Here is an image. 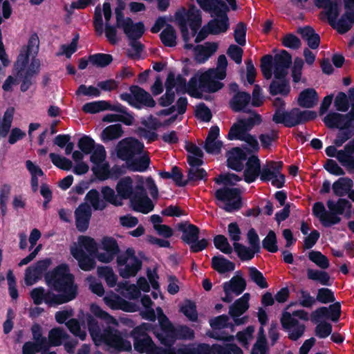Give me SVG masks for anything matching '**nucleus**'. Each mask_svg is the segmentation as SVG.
I'll list each match as a JSON object with an SVG mask.
<instances>
[{
	"instance_id": "nucleus-1",
	"label": "nucleus",
	"mask_w": 354,
	"mask_h": 354,
	"mask_svg": "<svg viewBox=\"0 0 354 354\" xmlns=\"http://www.w3.org/2000/svg\"><path fill=\"white\" fill-rule=\"evenodd\" d=\"M44 279L47 286L58 294L49 290L46 291L43 287L35 288L30 295L35 305L44 302L49 307H55L71 301L77 296L78 286L68 264L58 265L46 272Z\"/></svg>"
},
{
	"instance_id": "nucleus-2",
	"label": "nucleus",
	"mask_w": 354,
	"mask_h": 354,
	"mask_svg": "<svg viewBox=\"0 0 354 354\" xmlns=\"http://www.w3.org/2000/svg\"><path fill=\"white\" fill-rule=\"evenodd\" d=\"M176 18L181 32L183 40L185 42L184 48L186 50L194 49V58L197 63L203 64L209 58L208 54L203 51V45H197L194 46L192 44L188 43L190 37L188 30L187 24L192 30V35L194 36L202 24V17L200 10L194 5L189 6L188 10L185 13L176 12Z\"/></svg>"
},
{
	"instance_id": "nucleus-3",
	"label": "nucleus",
	"mask_w": 354,
	"mask_h": 354,
	"mask_svg": "<svg viewBox=\"0 0 354 354\" xmlns=\"http://www.w3.org/2000/svg\"><path fill=\"white\" fill-rule=\"evenodd\" d=\"M133 182L130 176L121 178L117 183L115 190L121 201L129 199L130 206L137 212L148 214L154 208L152 201L148 197L141 180L133 187Z\"/></svg>"
},
{
	"instance_id": "nucleus-4",
	"label": "nucleus",
	"mask_w": 354,
	"mask_h": 354,
	"mask_svg": "<svg viewBox=\"0 0 354 354\" xmlns=\"http://www.w3.org/2000/svg\"><path fill=\"white\" fill-rule=\"evenodd\" d=\"M241 180V177L234 173L221 174L214 180L216 184L224 185L215 192L214 196L218 201L225 203L223 209L226 212L238 211L242 207L241 189L229 187Z\"/></svg>"
},
{
	"instance_id": "nucleus-5",
	"label": "nucleus",
	"mask_w": 354,
	"mask_h": 354,
	"mask_svg": "<svg viewBox=\"0 0 354 354\" xmlns=\"http://www.w3.org/2000/svg\"><path fill=\"white\" fill-rule=\"evenodd\" d=\"M274 112L272 120L277 124H283L285 127L292 128L299 124H304L315 120L317 112L310 110L301 111L299 108H292L290 111L286 109L285 101L279 97L273 100Z\"/></svg>"
},
{
	"instance_id": "nucleus-6",
	"label": "nucleus",
	"mask_w": 354,
	"mask_h": 354,
	"mask_svg": "<svg viewBox=\"0 0 354 354\" xmlns=\"http://www.w3.org/2000/svg\"><path fill=\"white\" fill-rule=\"evenodd\" d=\"M176 229L182 232L180 239L184 243L189 246V250L192 253H198L203 251L209 244L208 239L205 238L199 239V227L188 221L178 223Z\"/></svg>"
},
{
	"instance_id": "nucleus-7",
	"label": "nucleus",
	"mask_w": 354,
	"mask_h": 354,
	"mask_svg": "<svg viewBox=\"0 0 354 354\" xmlns=\"http://www.w3.org/2000/svg\"><path fill=\"white\" fill-rule=\"evenodd\" d=\"M159 325H153L152 333L158 339L160 343L164 345L165 349H175L173 346L175 344L176 327L169 321V318L163 313L162 310L158 307Z\"/></svg>"
},
{
	"instance_id": "nucleus-8",
	"label": "nucleus",
	"mask_w": 354,
	"mask_h": 354,
	"mask_svg": "<svg viewBox=\"0 0 354 354\" xmlns=\"http://www.w3.org/2000/svg\"><path fill=\"white\" fill-rule=\"evenodd\" d=\"M101 193L103 199L100 197L99 192L95 189L89 190L85 196V201L90 203L95 210H104L109 203L115 207L122 206V201L120 200L118 194L109 186H104L101 189Z\"/></svg>"
},
{
	"instance_id": "nucleus-9",
	"label": "nucleus",
	"mask_w": 354,
	"mask_h": 354,
	"mask_svg": "<svg viewBox=\"0 0 354 354\" xmlns=\"http://www.w3.org/2000/svg\"><path fill=\"white\" fill-rule=\"evenodd\" d=\"M127 337L126 332H121L108 326L103 329L102 337L100 342L106 344L111 353L117 354L122 351H131V342L124 338Z\"/></svg>"
},
{
	"instance_id": "nucleus-10",
	"label": "nucleus",
	"mask_w": 354,
	"mask_h": 354,
	"mask_svg": "<svg viewBox=\"0 0 354 354\" xmlns=\"http://www.w3.org/2000/svg\"><path fill=\"white\" fill-rule=\"evenodd\" d=\"M118 272L123 279L135 277L141 270L142 262L136 255L133 248H128L123 253L117 256Z\"/></svg>"
},
{
	"instance_id": "nucleus-11",
	"label": "nucleus",
	"mask_w": 354,
	"mask_h": 354,
	"mask_svg": "<svg viewBox=\"0 0 354 354\" xmlns=\"http://www.w3.org/2000/svg\"><path fill=\"white\" fill-rule=\"evenodd\" d=\"M130 93H122L120 94V99L127 102L129 105L136 109H142L143 107L153 108L156 102L149 93L143 88L131 85L129 86Z\"/></svg>"
},
{
	"instance_id": "nucleus-12",
	"label": "nucleus",
	"mask_w": 354,
	"mask_h": 354,
	"mask_svg": "<svg viewBox=\"0 0 354 354\" xmlns=\"http://www.w3.org/2000/svg\"><path fill=\"white\" fill-rule=\"evenodd\" d=\"M247 239L250 248L240 243H233L234 252L242 261L252 259L255 254L261 252L260 239L255 229L252 227L248 230Z\"/></svg>"
},
{
	"instance_id": "nucleus-13",
	"label": "nucleus",
	"mask_w": 354,
	"mask_h": 354,
	"mask_svg": "<svg viewBox=\"0 0 354 354\" xmlns=\"http://www.w3.org/2000/svg\"><path fill=\"white\" fill-rule=\"evenodd\" d=\"M339 7H335L329 10V15L326 17L329 25L339 34L344 35L349 31L354 24V10L346 12L340 17L339 20L337 18L339 15Z\"/></svg>"
},
{
	"instance_id": "nucleus-14",
	"label": "nucleus",
	"mask_w": 354,
	"mask_h": 354,
	"mask_svg": "<svg viewBox=\"0 0 354 354\" xmlns=\"http://www.w3.org/2000/svg\"><path fill=\"white\" fill-rule=\"evenodd\" d=\"M144 149V144L136 138L125 139L120 141L117 147L118 157L128 162L137 154H140Z\"/></svg>"
},
{
	"instance_id": "nucleus-15",
	"label": "nucleus",
	"mask_w": 354,
	"mask_h": 354,
	"mask_svg": "<svg viewBox=\"0 0 354 354\" xmlns=\"http://www.w3.org/2000/svg\"><path fill=\"white\" fill-rule=\"evenodd\" d=\"M227 11H229V8L226 3L225 6H221L213 11L217 19H212L207 23V28H210V35H218L225 32L228 30L230 23L227 15Z\"/></svg>"
},
{
	"instance_id": "nucleus-16",
	"label": "nucleus",
	"mask_w": 354,
	"mask_h": 354,
	"mask_svg": "<svg viewBox=\"0 0 354 354\" xmlns=\"http://www.w3.org/2000/svg\"><path fill=\"white\" fill-rule=\"evenodd\" d=\"M135 351L140 353L146 354H176L174 349H165L157 346L150 336L133 340Z\"/></svg>"
},
{
	"instance_id": "nucleus-17",
	"label": "nucleus",
	"mask_w": 354,
	"mask_h": 354,
	"mask_svg": "<svg viewBox=\"0 0 354 354\" xmlns=\"http://www.w3.org/2000/svg\"><path fill=\"white\" fill-rule=\"evenodd\" d=\"M292 64V56L286 50H282L280 53L274 57V77L281 79L287 77L288 69Z\"/></svg>"
},
{
	"instance_id": "nucleus-18",
	"label": "nucleus",
	"mask_w": 354,
	"mask_h": 354,
	"mask_svg": "<svg viewBox=\"0 0 354 354\" xmlns=\"http://www.w3.org/2000/svg\"><path fill=\"white\" fill-rule=\"evenodd\" d=\"M102 248L105 252L97 253V258L99 261L102 263L111 262L120 252L117 241L113 237H104L102 240Z\"/></svg>"
},
{
	"instance_id": "nucleus-19",
	"label": "nucleus",
	"mask_w": 354,
	"mask_h": 354,
	"mask_svg": "<svg viewBox=\"0 0 354 354\" xmlns=\"http://www.w3.org/2000/svg\"><path fill=\"white\" fill-rule=\"evenodd\" d=\"M104 303L113 310H122L125 312L133 313L136 310L134 304L127 301L113 291L107 292L104 297Z\"/></svg>"
},
{
	"instance_id": "nucleus-20",
	"label": "nucleus",
	"mask_w": 354,
	"mask_h": 354,
	"mask_svg": "<svg viewBox=\"0 0 354 354\" xmlns=\"http://www.w3.org/2000/svg\"><path fill=\"white\" fill-rule=\"evenodd\" d=\"M323 121L328 128H337L340 131L350 129L353 122L348 115L335 112L327 114Z\"/></svg>"
},
{
	"instance_id": "nucleus-21",
	"label": "nucleus",
	"mask_w": 354,
	"mask_h": 354,
	"mask_svg": "<svg viewBox=\"0 0 354 354\" xmlns=\"http://www.w3.org/2000/svg\"><path fill=\"white\" fill-rule=\"evenodd\" d=\"M52 263L50 258L37 261L32 266L26 268L25 273V281L27 285H32L36 279L47 270Z\"/></svg>"
},
{
	"instance_id": "nucleus-22",
	"label": "nucleus",
	"mask_w": 354,
	"mask_h": 354,
	"mask_svg": "<svg viewBox=\"0 0 354 354\" xmlns=\"http://www.w3.org/2000/svg\"><path fill=\"white\" fill-rule=\"evenodd\" d=\"M212 73L209 70L200 74L198 77V88L201 91L212 93L221 90L224 84L220 81L215 80Z\"/></svg>"
},
{
	"instance_id": "nucleus-23",
	"label": "nucleus",
	"mask_w": 354,
	"mask_h": 354,
	"mask_svg": "<svg viewBox=\"0 0 354 354\" xmlns=\"http://www.w3.org/2000/svg\"><path fill=\"white\" fill-rule=\"evenodd\" d=\"M91 214V207L86 203H82L75 209V225L78 231L84 232L88 228Z\"/></svg>"
},
{
	"instance_id": "nucleus-24",
	"label": "nucleus",
	"mask_w": 354,
	"mask_h": 354,
	"mask_svg": "<svg viewBox=\"0 0 354 354\" xmlns=\"http://www.w3.org/2000/svg\"><path fill=\"white\" fill-rule=\"evenodd\" d=\"M227 166L236 171L243 169V162L248 158L246 153L239 147H234L227 152Z\"/></svg>"
},
{
	"instance_id": "nucleus-25",
	"label": "nucleus",
	"mask_w": 354,
	"mask_h": 354,
	"mask_svg": "<svg viewBox=\"0 0 354 354\" xmlns=\"http://www.w3.org/2000/svg\"><path fill=\"white\" fill-rule=\"evenodd\" d=\"M251 101V95L245 91H237L229 102L230 108L234 113L243 112L245 113Z\"/></svg>"
},
{
	"instance_id": "nucleus-26",
	"label": "nucleus",
	"mask_w": 354,
	"mask_h": 354,
	"mask_svg": "<svg viewBox=\"0 0 354 354\" xmlns=\"http://www.w3.org/2000/svg\"><path fill=\"white\" fill-rule=\"evenodd\" d=\"M243 172L244 180L250 184L254 182L261 174V162L258 156H251L248 158Z\"/></svg>"
},
{
	"instance_id": "nucleus-27",
	"label": "nucleus",
	"mask_w": 354,
	"mask_h": 354,
	"mask_svg": "<svg viewBox=\"0 0 354 354\" xmlns=\"http://www.w3.org/2000/svg\"><path fill=\"white\" fill-rule=\"evenodd\" d=\"M71 254L77 261L78 266L84 271H91L95 268L96 262L81 248H71Z\"/></svg>"
},
{
	"instance_id": "nucleus-28",
	"label": "nucleus",
	"mask_w": 354,
	"mask_h": 354,
	"mask_svg": "<svg viewBox=\"0 0 354 354\" xmlns=\"http://www.w3.org/2000/svg\"><path fill=\"white\" fill-rule=\"evenodd\" d=\"M268 91L272 96L281 95L283 97H286L290 92V86L287 77L281 79H274L271 81Z\"/></svg>"
},
{
	"instance_id": "nucleus-29",
	"label": "nucleus",
	"mask_w": 354,
	"mask_h": 354,
	"mask_svg": "<svg viewBox=\"0 0 354 354\" xmlns=\"http://www.w3.org/2000/svg\"><path fill=\"white\" fill-rule=\"evenodd\" d=\"M124 33L130 40H138L145 33V27L142 21L133 23L132 19H129V23L123 28Z\"/></svg>"
},
{
	"instance_id": "nucleus-30",
	"label": "nucleus",
	"mask_w": 354,
	"mask_h": 354,
	"mask_svg": "<svg viewBox=\"0 0 354 354\" xmlns=\"http://www.w3.org/2000/svg\"><path fill=\"white\" fill-rule=\"evenodd\" d=\"M297 101L301 107L313 108L318 101L317 93L313 88H306L299 93Z\"/></svg>"
},
{
	"instance_id": "nucleus-31",
	"label": "nucleus",
	"mask_w": 354,
	"mask_h": 354,
	"mask_svg": "<svg viewBox=\"0 0 354 354\" xmlns=\"http://www.w3.org/2000/svg\"><path fill=\"white\" fill-rule=\"evenodd\" d=\"M297 32L301 35L303 39L307 41V44L311 49H316L320 44V37L315 32L313 28L310 26H306L299 28Z\"/></svg>"
},
{
	"instance_id": "nucleus-32",
	"label": "nucleus",
	"mask_w": 354,
	"mask_h": 354,
	"mask_svg": "<svg viewBox=\"0 0 354 354\" xmlns=\"http://www.w3.org/2000/svg\"><path fill=\"white\" fill-rule=\"evenodd\" d=\"M250 294L245 293L236 299L230 306L229 314L231 317H240L249 308Z\"/></svg>"
},
{
	"instance_id": "nucleus-33",
	"label": "nucleus",
	"mask_w": 354,
	"mask_h": 354,
	"mask_svg": "<svg viewBox=\"0 0 354 354\" xmlns=\"http://www.w3.org/2000/svg\"><path fill=\"white\" fill-rule=\"evenodd\" d=\"M212 268L220 274L233 271L235 263L225 258L223 255L214 256L212 258Z\"/></svg>"
},
{
	"instance_id": "nucleus-34",
	"label": "nucleus",
	"mask_w": 354,
	"mask_h": 354,
	"mask_svg": "<svg viewBox=\"0 0 354 354\" xmlns=\"http://www.w3.org/2000/svg\"><path fill=\"white\" fill-rule=\"evenodd\" d=\"M68 337V335L64 329L59 327L52 328L48 333L46 350L48 352L50 347L60 346Z\"/></svg>"
},
{
	"instance_id": "nucleus-35",
	"label": "nucleus",
	"mask_w": 354,
	"mask_h": 354,
	"mask_svg": "<svg viewBox=\"0 0 354 354\" xmlns=\"http://www.w3.org/2000/svg\"><path fill=\"white\" fill-rule=\"evenodd\" d=\"M126 164L129 171L144 172L149 167L150 158L148 156H142L132 158Z\"/></svg>"
},
{
	"instance_id": "nucleus-36",
	"label": "nucleus",
	"mask_w": 354,
	"mask_h": 354,
	"mask_svg": "<svg viewBox=\"0 0 354 354\" xmlns=\"http://www.w3.org/2000/svg\"><path fill=\"white\" fill-rule=\"evenodd\" d=\"M223 286L236 295H239L245 290L247 283L242 276L236 275L230 281L225 282Z\"/></svg>"
},
{
	"instance_id": "nucleus-37",
	"label": "nucleus",
	"mask_w": 354,
	"mask_h": 354,
	"mask_svg": "<svg viewBox=\"0 0 354 354\" xmlns=\"http://www.w3.org/2000/svg\"><path fill=\"white\" fill-rule=\"evenodd\" d=\"M326 205L329 211L334 212L337 216L344 214L346 209H351L352 207L350 201L346 198H339L337 202L328 200Z\"/></svg>"
},
{
	"instance_id": "nucleus-38",
	"label": "nucleus",
	"mask_w": 354,
	"mask_h": 354,
	"mask_svg": "<svg viewBox=\"0 0 354 354\" xmlns=\"http://www.w3.org/2000/svg\"><path fill=\"white\" fill-rule=\"evenodd\" d=\"M353 185V180L349 178H339L334 182L332 188L335 195L342 197L344 196Z\"/></svg>"
},
{
	"instance_id": "nucleus-39",
	"label": "nucleus",
	"mask_w": 354,
	"mask_h": 354,
	"mask_svg": "<svg viewBox=\"0 0 354 354\" xmlns=\"http://www.w3.org/2000/svg\"><path fill=\"white\" fill-rule=\"evenodd\" d=\"M307 278L310 280L319 282L322 286H331L330 277L329 274L324 270L307 269Z\"/></svg>"
},
{
	"instance_id": "nucleus-40",
	"label": "nucleus",
	"mask_w": 354,
	"mask_h": 354,
	"mask_svg": "<svg viewBox=\"0 0 354 354\" xmlns=\"http://www.w3.org/2000/svg\"><path fill=\"white\" fill-rule=\"evenodd\" d=\"M86 324L89 333L94 342H100L103 335L100 324L97 318L91 315L86 316Z\"/></svg>"
},
{
	"instance_id": "nucleus-41",
	"label": "nucleus",
	"mask_w": 354,
	"mask_h": 354,
	"mask_svg": "<svg viewBox=\"0 0 354 354\" xmlns=\"http://www.w3.org/2000/svg\"><path fill=\"white\" fill-rule=\"evenodd\" d=\"M161 42L167 47H174L176 45V32L171 24H167L160 34Z\"/></svg>"
},
{
	"instance_id": "nucleus-42",
	"label": "nucleus",
	"mask_w": 354,
	"mask_h": 354,
	"mask_svg": "<svg viewBox=\"0 0 354 354\" xmlns=\"http://www.w3.org/2000/svg\"><path fill=\"white\" fill-rule=\"evenodd\" d=\"M180 312L191 322H196L198 319L196 303L190 299H186L180 306Z\"/></svg>"
},
{
	"instance_id": "nucleus-43",
	"label": "nucleus",
	"mask_w": 354,
	"mask_h": 354,
	"mask_svg": "<svg viewBox=\"0 0 354 354\" xmlns=\"http://www.w3.org/2000/svg\"><path fill=\"white\" fill-rule=\"evenodd\" d=\"M123 134L122 125L120 124H111L106 128L102 132L101 136L103 141H110L118 139Z\"/></svg>"
},
{
	"instance_id": "nucleus-44",
	"label": "nucleus",
	"mask_w": 354,
	"mask_h": 354,
	"mask_svg": "<svg viewBox=\"0 0 354 354\" xmlns=\"http://www.w3.org/2000/svg\"><path fill=\"white\" fill-rule=\"evenodd\" d=\"M248 133V131L245 129L244 125L241 123V120L238 118L237 122L230 127L227 138L230 140H241Z\"/></svg>"
},
{
	"instance_id": "nucleus-45",
	"label": "nucleus",
	"mask_w": 354,
	"mask_h": 354,
	"mask_svg": "<svg viewBox=\"0 0 354 354\" xmlns=\"http://www.w3.org/2000/svg\"><path fill=\"white\" fill-rule=\"evenodd\" d=\"M91 64L98 68H104L109 66L113 61V56L110 54L95 53L88 56Z\"/></svg>"
},
{
	"instance_id": "nucleus-46",
	"label": "nucleus",
	"mask_w": 354,
	"mask_h": 354,
	"mask_svg": "<svg viewBox=\"0 0 354 354\" xmlns=\"http://www.w3.org/2000/svg\"><path fill=\"white\" fill-rule=\"evenodd\" d=\"M79 246L74 248H81L85 250L90 255H96L97 252V245L94 239L87 236H80L78 239Z\"/></svg>"
},
{
	"instance_id": "nucleus-47",
	"label": "nucleus",
	"mask_w": 354,
	"mask_h": 354,
	"mask_svg": "<svg viewBox=\"0 0 354 354\" xmlns=\"http://www.w3.org/2000/svg\"><path fill=\"white\" fill-rule=\"evenodd\" d=\"M245 113H250V115L248 118H239L241 123L245 127V129L250 131L256 125H259L262 122L261 115L257 113L254 110L248 109Z\"/></svg>"
},
{
	"instance_id": "nucleus-48",
	"label": "nucleus",
	"mask_w": 354,
	"mask_h": 354,
	"mask_svg": "<svg viewBox=\"0 0 354 354\" xmlns=\"http://www.w3.org/2000/svg\"><path fill=\"white\" fill-rule=\"evenodd\" d=\"M49 158L55 166L62 170L69 171L73 167V162L71 160L55 153H50Z\"/></svg>"
},
{
	"instance_id": "nucleus-49",
	"label": "nucleus",
	"mask_w": 354,
	"mask_h": 354,
	"mask_svg": "<svg viewBox=\"0 0 354 354\" xmlns=\"http://www.w3.org/2000/svg\"><path fill=\"white\" fill-rule=\"evenodd\" d=\"M262 246L266 250L271 253H275L278 251L277 235L273 230H270L263 239Z\"/></svg>"
},
{
	"instance_id": "nucleus-50",
	"label": "nucleus",
	"mask_w": 354,
	"mask_h": 354,
	"mask_svg": "<svg viewBox=\"0 0 354 354\" xmlns=\"http://www.w3.org/2000/svg\"><path fill=\"white\" fill-rule=\"evenodd\" d=\"M152 324L142 323L140 325L134 327L130 333L127 334V335L128 337H131L133 340L136 339L137 337L138 339H140L146 336H149L147 334V332L152 333Z\"/></svg>"
},
{
	"instance_id": "nucleus-51",
	"label": "nucleus",
	"mask_w": 354,
	"mask_h": 354,
	"mask_svg": "<svg viewBox=\"0 0 354 354\" xmlns=\"http://www.w3.org/2000/svg\"><path fill=\"white\" fill-rule=\"evenodd\" d=\"M214 245L217 250L225 254H230L233 248L229 243L227 239L223 234L216 235L214 237Z\"/></svg>"
},
{
	"instance_id": "nucleus-52",
	"label": "nucleus",
	"mask_w": 354,
	"mask_h": 354,
	"mask_svg": "<svg viewBox=\"0 0 354 354\" xmlns=\"http://www.w3.org/2000/svg\"><path fill=\"white\" fill-rule=\"evenodd\" d=\"M36 75L32 73L30 70L23 71L21 75H16L17 78L21 82L20 86L21 92L24 93L30 88L35 82L34 77Z\"/></svg>"
},
{
	"instance_id": "nucleus-53",
	"label": "nucleus",
	"mask_w": 354,
	"mask_h": 354,
	"mask_svg": "<svg viewBox=\"0 0 354 354\" xmlns=\"http://www.w3.org/2000/svg\"><path fill=\"white\" fill-rule=\"evenodd\" d=\"M308 258L321 269H327L330 266L327 257L319 251H310L308 253Z\"/></svg>"
},
{
	"instance_id": "nucleus-54",
	"label": "nucleus",
	"mask_w": 354,
	"mask_h": 354,
	"mask_svg": "<svg viewBox=\"0 0 354 354\" xmlns=\"http://www.w3.org/2000/svg\"><path fill=\"white\" fill-rule=\"evenodd\" d=\"M213 349L216 354H243L240 347L235 344H226L223 346L213 344Z\"/></svg>"
},
{
	"instance_id": "nucleus-55",
	"label": "nucleus",
	"mask_w": 354,
	"mask_h": 354,
	"mask_svg": "<svg viewBox=\"0 0 354 354\" xmlns=\"http://www.w3.org/2000/svg\"><path fill=\"white\" fill-rule=\"evenodd\" d=\"M30 55V54L28 53L24 50L21 51L14 64L16 75H21V72L26 70V67L29 63Z\"/></svg>"
},
{
	"instance_id": "nucleus-56",
	"label": "nucleus",
	"mask_w": 354,
	"mask_h": 354,
	"mask_svg": "<svg viewBox=\"0 0 354 354\" xmlns=\"http://www.w3.org/2000/svg\"><path fill=\"white\" fill-rule=\"evenodd\" d=\"M249 276L254 283L261 288H267L268 283L261 272L255 267L249 268Z\"/></svg>"
},
{
	"instance_id": "nucleus-57",
	"label": "nucleus",
	"mask_w": 354,
	"mask_h": 354,
	"mask_svg": "<svg viewBox=\"0 0 354 354\" xmlns=\"http://www.w3.org/2000/svg\"><path fill=\"white\" fill-rule=\"evenodd\" d=\"M106 101L99 100L87 102L82 106V110L86 113L95 114L100 111H106Z\"/></svg>"
},
{
	"instance_id": "nucleus-58",
	"label": "nucleus",
	"mask_w": 354,
	"mask_h": 354,
	"mask_svg": "<svg viewBox=\"0 0 354 354\" xmlns=\"http://www.w3.org/2000/svg\"><path fill=\"white\" fill-rule=\"evenodd\" d=\"M198 73L192 76L187 83V93L192 97L203 99V93L198 91Z\"/></svg>"
},
{
	"instance_id": "nucleus-59",
	"label": "nucleus",
	"mask_w": 354,
	"mask_h": 354,
	"mask_svg": "<svg viewBox=\"0 0 354 354\" xmlns=\"http://www.w3.org/2000/svg\"><path fill=\"white\" fill-rule=\"evenodd\" d=\"M316 300L322 304L333 303L335 301L334 292L328 288H321L317 290Z\"/></svg>"
},
{
	"instance_id": "nucleus-60",
	"label": "nucleus",
	"mask_w": 354,
	"mask_h": 354,
	"mask_svg": "<svg viewBox=\"0 0 354 354\" xmlns=\"http://www.w3.org/2000/svg\"><path fill=\"white\" fill-rule=\"evenodd\" d=\"M254 327L248 326L245 330L239 331L236 333V339L243 347L248 348L249 346V339L253 337Z\"/></svg>"
},
{
	"instance_id": "nucleus-61",
	"label": "nucleus",
	"mask_w": 354,
	"mask_h": 354,
	"mask_svg": "<svg viewBox=\"0 0 354 354\" xmlns=\"http://www.w3.org/2000/svg\"><path fill=\"white\" fill-rule=\"evenodd\" d=\"M77 147L84 154H89L95 149V143L94 140L91 137L83 136L78 140Z\"/></svg>"
},
{
	"instance_id": "nucleus-62",
	"label": "nucleus",
	"mask_w": 354,
	"mask_h": 354,
	"mask_svg": "<svg viewBox=\"0 0 354 354\" xmlns=\"http://www.w3.org/2000/svg\"><path fill=\"white\" fill-rule=\"evenodd\" d=\"M334 105L338 111H347L350 107V103L346 94L342 91L339 92L335 98Z\"/></svg>"
},
{
	"instance_id": "nucleus-63",
	"label": "nucleus",
	"mask_w": 354,
	"mask_h": 354,
	"mask_svg": "<svg viewBox=\"0 0 354 354\" xmlns=\"http://www.w3.org/2000/svg\"><path fill=\"white\" fill-rule=\"evenodd\" d=\"M92 171L100 180H106L110 178V166L108 162L97 165L92 168Z\"/></svg>"
},
{
	"instance_id": "nucleus-64",
	"label": "nucleus",
	"mask_w": 354,
	"mask_h": 354,
	"mask_svg": "<svg viewBox=\"0 0 354 354\" xmlns=\"http://www.w3.org/2000/svg\"><path fill=\"white\" fill-rule=\"evenodd\" d=\"M37 353L46 354V353H47L46 347L32 341H28L24 344L22 346V354H36Z\"/></svg>"
}]
</instances>
